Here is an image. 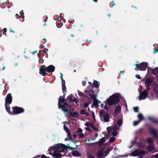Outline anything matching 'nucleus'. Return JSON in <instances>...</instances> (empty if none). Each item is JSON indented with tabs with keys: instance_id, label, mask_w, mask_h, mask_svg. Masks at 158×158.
<instances>
[{
	"instance_id": "1",
	"label": "nucleus",
	"mask_w": 158,
	"mask_h": 158,
	"mask_svg": "<svg viewBox=\"0 0 158 158\" xmlns=\"http://www.w3.org/2000/svg\"><path fill=\"white\" fill-rule=\"evenodd\" d=\"M121 98V97L120 94L116 93L109 97L106 103L108 105L112 106L119 102L120 101V98Z\"/></svg>"
},
{
	"instance_id": "2",
	"label": "nucleus",
	"mask_w": 158,
	"mask_h": 158,
	"mask_svg": "<svg viewBox=\"0 0 158 158\" xmlns=\"http://www.w3.org/2000/svg\"><path fill=\"white\" fill-rule=\"evenodd\" d=\"M55 67L52 65H50L46 67L45 65H43L41 66L39 69V73L43 76H46V72L48 73L53 72L55 70Z\"/></svg>"
},
{
	"instance_id": "3",
	"label": "nucleus",
	"mask_w": 158,
	"mask_h": 158,
	"mask_svg": "<svg viewBox=\"0 0 158 158\" xmlns=\"http://www.w3.org/2000/svg\"><path fill=\"white\" fill-rule=\"evenodd\" d=\"M146 154L145 151L141 150L140 151L139 149L135 150L133 152H131V155L133 156H141L142 155L144 156Z\"/></svg>"
},
{
	"instance_id": "4",
	"label": "nucleus",
	"mask_w": 158,
	"mask_h": 158,
	"mask_svg": "<svg viewBox=\"0 0 158 158\" xmlns=\"http://www.w3.org/2000/svg\"><path fill=\"white\" fill-rule=\"evenodd\" d=\"M13 110V112H12V115L19 114L24 112V109L21 107H19L17 106L13 107L12 108Z\"/></svg>"
},
{
	"instance_id": "5",
	"label": "nucleus",
	"mask_w": 158,
	"mask_h": 158,
	"mask_svg": "<svg viewBox=\"0 0 158 158\" xmlns=\"http://www.w3.org/2000/svg\"><path fill=\"white\" fill-rule=\"evenodd\" d=\"M137 68H138L141 71L145 70L148 66V63L147 62H142L139 64H135Z\"/></svg>"
},
{
	"instance_id": "6",
	"label": "nucleus",
	"mask_w": 158,
	"mask_h": 158,
	"mask_svg": "<svg viewBox=\"0 0 158 158\" xmlns=\"http://www.w3.org/2000/svg\"><path fill=\"white\" fill-rule=\"evenodd\" d=\"M58 108L61 109L64 112L69 113L68 108L69 106L67 103H65L63 105L58 104Z\"/></svg>"
},
{
	"instance_id": "7",
	"label": "nucleus",
	"mask_w": 158,
	"mask_h": 158,
	"mask_svg": "<svg viewBox=\"0 0 158 158\" xmlns=\"http://www.w3.org/2000/svg\"><path fill=\"white\" fill-rule=\"evenodd\" d=\"M148 90H144L142 92L140 91L139 95V99L140 100L145 99L148 96Z\"/></svg>"
},
{
	"instance_id": "8",
	"label": "nucleus",
	"mask_w": 158,
	"mask_h": 158,
	"mask_svg": "<svg viewBox=\"0 0 158 158\" xmlns=\"http://www.w3.org/2000/svg\"><path fill=\"white\" fill-rule=\"evenodd\" d=\"M153 81V79L149 77L147 78L145 80V85L146 87V89L148 91H149L150 89V87L151 86Z\"/></svg>"
},
{
	"instance_id": "9",
	"label": "nucleus",
	"mask_w": 158,
	"mask_h": 158,
	"mask_svg": "<svg viewBox=\"0 0 158 158\" xmlns=\"http://www.w3.org/2000/svg\"><path fill=\"white\" fill-rule=\"evenodd\" d=\"M67 147V146H66L65 145L62 143H58L56 145H55V146L51 147V148L53 149H62V150L64 151L66 149Z\"/></svg>"
},
{
	"instance_id": "10",
	"label": "nucleus",
	"mask_w": 158,
	"mask_h": 158,
	"mask_svg": "<svg viewBox=\"0 0 158 158\" xmlns=\"http://www.w3.org/2000/svg\"><path fill=\"white\" fill-rule=\"evenodd\" d=\"M12 101V97L11 94L10 93L8 94L5 98V104H10L11 103Z\"/></svg>"
},
{
	"instance_id": "11",
	"label": "nucleus",
	"mask_w": 158,
	"mask_h": 158,
	"mask_svg": "<svg viewBox=\"0 0 158 158\" xmlns=\"http://www.w3.org/2000/svg\"><path fill=\"white\" fill-rule=\"evenodd\" d=\"M101 120L104 122H108L110 121L109 115L107 113H106L103 116L101 117Z\"/></svg>"
},
{
	"instance_id": "12",
	"label": "nucleus",
	"mask_w": 158,
	"mask_h": 158,
	"mask_svg": "<svg viewBox=\"0 0 158 158\" xmlns=\"http://www.w3.org/2000/svg\"><path fill=\"white\" fill-rule=\"evenodd\" d=\"M73 95L72 94H71L68 96L67 99L68 100H69L71 102H75L76 104H77L78 102H79V101L77 100L75 97H74L73 99Z\"/></svg>"
},
{
	"instance_id": "13",
	"label": "nucleus",
	"mask_w": 158,
	"mask_h": 158,
	"mask_svg": "<svg viewBox=\"0 0 158 158\" xmlns=\"http://www.w3.org/2000/svg\"><path fill=\"white\" fill-rule=\"evenodd\" d=\"M149 133L153 135L154 138H156L158 137L157 132L156 130L153 128H150L149 129Z\"/></svg>"
},
{
	"instance_id": "14",
	"label": "nucleus",
	"mask_w": 158,
	"mask_h": 158,
	"mask_svg": "<svg viewBox=\"0 0 158 158\" xmlns=\"http://www.w3.org/2000/svg\"><path fill=\"white\" fill-rule=\"evenodd\" d=\"M82 131L83 130L79 128L76 132V134L77 135L79 136V138H82L84 137V134L82 133Z\"/></svg>"
},
{
	"instance_id": "15",
	"label": "nucleus",
	"mask_w": 158,
	"mask_h": 158,
	"mask_svg": "<svg viewBox=\"0 0 158 158\" xmlns=\"http://www.w3.org/2000/svg\"><path fill=\"white\" fill-rule=\"evenodd\" d=\"M78 115L79 114L77 112L74 111V112L72 113L71 110L70 111V113L69 114L68 116L66 114H65V116L67 117H73L75 118L78 116Z\"/></svg>"
},
{
	"instance_id": "16",
	"label": "nucleus",
	"mask_w": 158,
	"mask_h": 158,
	"mask_svg": "<svg viewBox=\"0 0 158 158\" xmlns=\"http://www.w3.org/2000/svg\"><path fill=\"white\" fill-rule=\"evenodd\" d=\"M67 98L65 99L63 97V98H62V96H60L59 98L58 104H64V103H66L65 102H67Z\"/></svg>"
},
{
	"instance_id": "17",
	"label": "nucleus",
	"mask_w": 158,
	"mask_h": 158,
	"mask_svg": "<svg viewBox=\"0 0 158 158\" xmlns=\"http://www.w3.org/2000/svg\"><path fill=\"white\" fill-rule=\"evenodd\" d=\"M53 156L55 158H60L62 156V155L58 152H55L53 153Z\"/></svg>"
},
{
	"instance_id": "18",
	"label": "nucleus",
	"mask_w": 158,
	"mask_h": 158,
	"mask_svg": "<svg viewBox=\"0 0 158 158\" xmlns=\"http://www.w3.org/2000/svg\"><path fill=\"white\" fill-rule=\"evenodd\" d=\"M121 107L120 106H117L114 110V112L116 114H118L119 113L121 110Z\"/></svg>"
},
{
	"instance_id": "19",
	"label": "nucleus",
	"mask_w": 158,
	"mask_h": 158,
	"mask_svg": "<svg viewBox=\"0 0 158 158\" xmlns=\"http://www.w3.org/2000/svg\"><path fill=\"white\" fill-rule=\"evenodd\" d=\"M8 104H5V108L6 111L10 114L12 115V112H13V111L10 110V107L9 106H7Z\"/></svg>"
},
{
	"instance_id": "20",
	"label": "nucleus",
	"mask_w": 158,
	"mask_h": 158,
	"mask_svg": "<svg viewBox=\"0 0 158 158\" xmlns=\"http://www.w3.org/2000/svg\"><path fill=\"white\" fill-rule=\"evenodd\" d=\"M148 119L152 122L154 123H158V119L149 117Z\"/></svg>"
},
{
	"instance_id": "21",
	"label": "nucleus",
	"mask_w": 158,
	"mask_h": 158,
	"mask_svg": "<svg viewBox=\"0 0 158 158\" xmlns=\"http://www.w3.org/2000/svg\"><path fill=\"white\" fill-rule=\"evenodd\" d=\"M106 140L104 137H102L100 139L99 141L98 142V144L100 146L102 145L104 142H105Z\"/></svg>"
},
{
	"instance_id": "22",
	"label": "nucleus",
	"mask_w": 158,
	"mask_h": 158,
	"mask_svg": "<svg viewBox=\"0 0 158 158\" xmlns=\"http://www.w3.org/2000/svg\"><path fill=\"white\" fill-rule=\"evenodd\" d=\"M100 102V101L97 99L94 100L93 104L95 107H98V104Z\"/></svg>"
},
{
	"instance_id": "23",
	"label": "nucleus",
	"mask_w": 158,
	"mask_h": 158,
	"mask_svg": "<svg viewBox=\"0 0 158 158\" xmlns=\"http://www.w3.org/2000/svg\"><path fill=\"white\" fill-rule=\"evenodd\" d=\"M99 82L96 80H94L93 83V85L95 88H97L99 86Z\"/></svg>"
},
{
	"instance_id": "24",
	"label": "nucleus",
	"mask_w": 158,
	"mask_h": 158,
	"mask_svg": "<svg viewBox=\"0 0 158 158\" xmlns=\"http://www.w3.org/2000/svg\"><path fill=\"white\" fill-rule=\"evenodd\" d=\"M72 154L75 156H79L81 155V154L79 152L76 151H72Z\"/></svg>"
},
{
	"instance_id": "25",
	"label": "nucleus",
	"mask_w": 158,
	"mask_h": 158,
	"mask_svg": "<svg viewBox=\"0 0 158 158\" xmlns=\"http://www.w3.org/2000/svg\"><path fill=\"white\" fill-rule=\"evenodd\" d=\"M66 132L67 133L68 136L69 138V139H68V138H67V139H65V140H72V137L70 131H68Z\"/></svg>"
},
{
	"instance_id": "26",
	"label": "nucleus",
	"mask_w": 158,
	"mask_h": 158,
	"mask_svg": "<svg viewBox=\"0 0 158 158\" xmlns=\"http://www.w3.org/2000/svg\"><path fill=\"white\" fill-rule=\"evenodd\" d=\"M155 149V148L153 145H149L147 148V149L149 151H152Z\"/></svg>"
},
{
	"instance_id": "27",
	"label": "nucleus",
	"mask_w": 158,
	"mask_h": 158,
	"mask_svg": "<svg viewBox=\"0 0 158 158\" xmlns=\"http://www.w3.org/2000/svg\"><path fill=\"white\" fill-rule=\"evenodd\" d=\"M152 73L153 75H156L158 73V67H156L152 69Z\"/></svg>"
},
{
	"instance_id": "28",
	"label": "nucleus",
	"mask_w": 158,
	"mask_h": 158,
	"mask_svg": "<svg viewBox=\"0 0 158 158\" xmlns=\"http://www.w3.org/2000/svg\"><path fill=\"white\" fill-rule=\"evenodd\" d=\"M103 156V152L102 151H100L98 152L97 154V157H100Z\"/></svg>"
},
{
	"instance_id": "29",
	"label": "nucleus",
	"mask_w": 158,
	"mask_h": 158,
	"mask_svg": "<svg viewBox=\"0 0 158 158\" xmlns=\"http://www.w3.org/2000/svg\"><path fill=\"white\" fill-rule=\"evenodd\" d=\"M89 95L91 97V99L93 100L97 99L96 97L97 95L96 93L94 95H93L91 94H89Z\"/></svg>"
},
{
	"instance_id": "30",
	"label": "nucleus",
	"mask_w": 158,
	"mask_h": 158,
	"mask_svg": "<svg viewBox=\"0 0 158 158\" xmlns=\"http://www.w3.org/2000/svg\"><path fill=\"white\" fill-rule=\"evenodd\" d=\"M147 142L149 144H151L154 142L153 139L152 138H148L147 140Z\"/></svg>"
},
{
	"instance_id": "31",
	"label": "nucleus",
	"mask_w": 158,
	"mask_h": 158,
	"mask_svg": "<svg viewBox=\"0 0 158 158\" xmlns=\"http://www.w3.org/2000/svg\"><path fill=\"white\" fill-rule=\"evenodd\" d=\"M137 117L139 119V120L140 121H141L144 119L142 114L141 113L138 114Z\"/></svg>"
},
{
	"instance_id": "32",
	"label": "nucleus",
	"mask_w": 158,
	"mask_h": 158,
	"mask_svg": "<svg viewBox=\"0 0 158 158\" xmlns=\"http://www.w3.org/2000/svg\"><path fill=\"white\" fill-rule=\"evenodd\" d=\"M60 74H61L60 78V79L61 81L62 85H65V81L63 79V75L61 73H60Z\"/></svg>"
},
{
	"instance_id": "33",
	"label": "nucleus",
	"mask_w": 158,
	"mask_h": 158,
	"mask_svg": "<svg viewBox=\"0 0 158 158\" xmlns=\"http://www.w3.org/2000/svg\"><path fill=\"white\" fill-rule=\"evenodd\" d=\"M153 89L155 92L158 91V84H154L153 85Z\"/></svg>"
},
{
	"instance_id": "34",
	"label": "nucleus",
	"mask_w": 158,
	"mask_h": 158,
	"mask_svg": "<svg viewBox=\"0 0 158 158\" xmlns=\"http://www.w3.org/2000/svg\"><path fill=\"white\" fill-rule=\"evenodd\" d=\"M80 114L82 115L86 114L87 115H89V114L85 112V110L84 109H82L80 111Z\"/></svg>"
},
{
	"instance_id": "35",
	"label": "nucleus",
	"mask_w": 158,
	"mask_h": 158,
	"mask_svg": "<svg viewBox=\"0 0 158 158\" xmlns=\"http://www.w3.org/2000/svg\"><path fill=\"white\" fill-rule=\"evenodd\" d=\"M95 92V91H94L93 89H91L89 91H88L87 90H85V93H86V94L89 95V94H94Z\"/></svg>"
},
{
	"instance_id": "36",
	"label": "nucleus",
	"mask_w": 158,
	"mask_h": 158,
	"mask_svg": "<svg viewBox=\"0 0 158 158\" xmlns=\"http://www.w3.org/2000/svg\"><path fill=\"white\" fill-rule=\"evenodd\" d=\"M122 123V120L121 119H119L117 122V124L119 127H120Z\"/></svg>"
},
{
	"instance_id": "37",
	"label": "nucleus",
	"mask_w": 158,
	"mask_h": 158,
	"mask_svg": "<svg viewBox=\"0 0 158 158\" xmlns=\"http://www.w3.org/2000/svg\"><path fill=\"white\" fill-rule=\"evenodd\" d=\"M87 158H95L94 156L90 153H88L87 154Z\"/></svg>"
},
{
	"instance_id": "38",
	"label": "nucleus",
	"mask_w": 158,
	"mask_h": 158,
	"mask_svg": "<svg viewBox=\"0 0 158 158\" xmlns=\"http://www.w3.org/2000/svg\"><path fill=\"white\" fill-rule=\"evenodd\" d=\"M104 111L102 110L99 112V116L100 117V118L101 117H102V116H103L104 114Z\"/></svg>"
},
{
	"instance_id": "39",
	"label": "nucleus",
	"mask_w": 158,
	"mask_h": 158,
	"mask_svg": "<svg viewBox=\"0 0 158 158\" xmlns=\"http://www.w3.org/2000/svg\"><path fill=\"white\" fill-rule=\"evenodd\" d=\"M64 130L66 132H67L70 131L69 130V129L67 127L65 124H64Z\"/></svg>"
},
{
	"instance_id": "40",
	"label": "nucleus",
	"mask_w": 158,
	"mask_h": 158,
	"mask_svg": "<svg viewBox=\"0 0 158 158\" xmlns=\"http://www.w3.org/2000/svg\"><path fill=\"white\" fill-rule=\"evenodd\" d=\"M140 121L139 120L135 121L133 122V125L134 126H136L138 125Z\"/></svg>"
},
{
	"instance_id": "41",
	"label": "nucleus",
	"mask_w": 158,
	"mask_h": 158,
	"mask_svg": "<svg viewBox=\"0 0 158 158\" xmlns=\"http://www.w3.org/2000/svg\"><path fill=\"white\" fill-rule=\"evenodd\" d=\"M39 62L40 64L41 63H43L44 60V59H42V58L40 57V56H39Z\"/></svg>"
},
{
	"instance_id": "42",
	"label": "nucleus",
	"mask_w": 158,
	"mask_h": 158,
	"mask_svg": "<svg viewBox=\"0 0 158 158\" xmlns=\"http://www.w3.org/2000/svg\"><path fill=\"white\" fill-rule=\"evenodd\" d=\"M115 140V138L114 137H111L109 139V141L110 142H113Z\"/></svg>"
},
{
	"instance_id": "43",
	"label": "nucleus",
	"mask_w": 158,
	"mask_h": 158,
	"mask_svg": "<svg viewBox=\"0 0 158 158\" xmlns=\"http://www.w3.org/2000/svg\"><path fill=\"white\" fill-rule=\"evenodd\" d=\"M117 131H113L112 132V135H113V136H116L117 135Z\"/></svg>"
},
{
	"instance_id": "44",
	"label": "nucleus",
	"mask_w": 158,
	"mask_h": 158,
	"mask_svg": "<svg viewBox=\"0 0 158 158\" xmlns=\"http://www.w3.org/2000/svg\"><path fill=\"white\" fill-rule=\"evenodd\" d=\"M139 108L137 106L135 107H133V110L135 112H138L139 111Z\"/></svg>"
},
{
	"instance_id": "45",
	"label": "nucleus",
	"mask_w": 158,
	"mask_h": 158,
	"mask_svg": "<svg viewBox=\"0 0 158 158\" xmlns=\"http://www.w3.org/2000/svg\"><path fill=\"white\" fill-rule=\"evenodd\" d=\"M62 91L63 93H64L65 90H66V88L65 85H62Z\"/></svg>"
},
{
	"instance_id": "46",
	"label": "nucleus",
	"mask_w": 158,
	"mask_h": 158,
	"mask_svg": "<svg viewBox=\"0 0 158 158\" xmlns=\"http://www.w3.org/2000/svg\"><path fill=\"white\" fill-rule=\"evenodd\" d=\"M24 14V13L23 10H22L20 12V15L21 17V18H23L24 17V16H23V15Z\"/></svg>"
},
{
	"instance_id": "47",
	"label": "nucleus",
	"mask_w": 158,
	"mask_h": 158,
	"mask_svg": "<svg viewBox=\"0 0 158 158\" xmlns=\"http://www.w3.org/2000/svg\"><path fill=\"white\" fill-rule=\"evenodd\" d=\"M69 149V150H73V149H75L76 148H73L69 146H67V148L66 149Z\"/></svg>"
},
{
	"instance_id": "48",
	"label": "nucleus",
	"mask_w": 158,
	"mask_h": 158,
	"mask_svg": "<svg viewBox=\"0 0 158 158\" xmlns=\"http://www.w3.org/2000/svg\"><path fill=\"white\" fill-rule=\"evenodd\" d=\"M89 104L87 102H85L84 104V107L85 108H87L89 106Z\"/></svg>"
},
{
	"instance_id": "49",
	"label": "nucleus",
	"mask_w": 158,
	"mask_h": 158,
	"mask_svg": "<svg viewBox=\"0 0 158 158\" xmlns=\"http://www.w3.org/2000/svg\"><path fill=\"white\" fill-rule=\"evenodd\" d=\"M124 156H127V155H118L117 158H118V157H124Z\"/></svg>"
},
{
	"instance_id": "50",
	"label": "nucleus",
	"mask_w": 158,
	"mask_h": 158,
	"mask_svg": "<svg viewBox=\"0 0 158 158\" xmlns=\"http://www.w3.org/2000/svg\"><path fill=\"white\" fill-rule=\"evenodd\" d=\"M107 131L108 133L110 132L111 130V129L110 127H108L107 128Z\"/></svg>"
},
{
	"instance_id": "51",
	"label": "nucleus",
	"mask_w": 158,
	"mask_h": 158,
	"mask_svg": "<svg viewBox=\"0 0 158 158\" xmlns=\"http://www.w3.org/2000/svg\"><path fill=\"white\" fill-rule=\"evenodd\" d=\"M92 116L93 118V119L94 121H95V115L94 113L93 112H92Z\"/></svg>"
},
{
	"instance_id": "52",
	"label": "nucleus",
	"mask_w": 158,
	"mask_h": 158,
	"mask_svg": "<svg viewBox=\"0 0 158 158\" xmlns=\"http://www.w3.org/2000/svg\"><path fill=\"white\" fill-rule=\"evenodd\" d=\"M41 158H51L46 156L45 155L43 154L41 156Z\"/></svg>"
},
{
	"instance_id": "53",
	"label": "nucleus",
	"mask_w": 158,
	"mask_h": 158,
	"mask_svg": "<svg viewBox=\"0 0 158 158\" xmlns=\"http://www.w3.org/2000/svg\"><path fill=\"white\" fill-rule=\"evenodd\" d=\"M110 151V150L109 149H108L106 151L104 152L105 153L106 155L109 154V152Z\"/></svg>"
},
{
	"instance_id": "54",
	"label": "nucleus",
	"mask_w": 158,
	"mask_h": 158,
	"mask_svg": "<svg viewBox=\"0 0 158 158\" xmlns=\"http://www.w3.org/2000/svg\"><path fill=\"white\" fill-rule=\"evenodd\" d=\"M135 77L138 79H141V77L139 74H136L135 76Z\"/></svg>"
},
{
	"instance_id": "55",
	"label": "nucleus",
	"mask_w": 158,
	"mask_h": 158,
	"mask_svg": "<svg viewBox=\"0 0 158 158\" xmlns=\"http://www.w3.org/2000/svg\"><path fill=\"white\" fill-rule=\"evenodd\" d=\"M48 49L45 48L44 50H43V52L45 53L47 51H48Z\"/></svg>"
},
{
	"instance_id": "56",
	"label": "nucleus",
	"mask_w": 158,
	"mask_h": 158,
	"mask_svg": "<svg viewBox=\"0 0 158 158\" xmlns=\"http://www.w3.org/2000/svg\"><path fill=\"white\" fill-rule=\"evenodd\" d=\"M15 17L17 18H21V16L19 15L18 14H16L15 15Z\"/></svg>"
},
{
	"instance_id": "57",
	"label": "nucleus",
	"mask_w": 158,
	"mask_h": 158,
	"mask_svg": "<svg viewBox=\"0 0 158 158\" xmlns=\"http://www.w3.org/2000/svg\"><path fill=\"white\" fill-rule=\"evenodd\" d=\"M92 128L94 129L95 131H98V129L97 128H96L95 127V126H94Z\"/></svg>"
},
{
	"instance_id": "58",
	"label": "nucleus",
	"mask_w": 158,
	"mask_h": 158,
	"mask_svg": "<svg viewBox=\"0 0 158 158\" xmlns=\"http://www.w3.org/2000/svg\"><path fill=\"white\" fill-rule=\"evenodd\" d=\"M138 146L139 147H142V144L141 142H139L138 143Z\"/></svg>"
},
{
	"instance_id": "59",
	"label": "nucleus",
	"mask_w": 158,
	"mask_h": 158,
	"mask_svg": "<svg viewBox=\"0 0 158 158\" xmlns=\"http://www.w3.org/2000/svg\"><path fill=\"white\" fill-rule=\"evenodd\" d=\"M104 109L105 110H108L109 109V107L105 105L104 106Z\"/></svg>"
},
{
	"instance_id": "60",
	"label": "nucleus",
	"mask_w": 158,
	"mask_h": 158,
	"mask_svg": "<svg viewBox=\"0 0 158 158\" xmlns=\"http://www.w3.org/2000/svg\"><path fill=\"white\" fill-rule=\"evenodd\" d=\"M158 52V49H155V48H154V51L153 52L154 53H156Z\"/></svg>"
},
{
	"instance_id": "61",
	"label": "nucleus",
	"mask_w": 158,
	"mask_h": 158,
	"mask_svg": "<svg viewBox=\"0 0 158 158\" xmlns=\"http://www.w3.org/2000/svg\"><path fill=\"white\" fill-rule=\"evenodd\" d=\"M114 128L116 130H117L118 128V127L117 126V125L116 124H115L114 125Z\"/></svg>"
},
{
	"instance_id": "62",
	"label": "nucleus",
	"mask_w": 158,
	"mask_h": 158,
	"mask_svg": "<svg viewBox=\"0 0 158 158\" xmlns=\"http://www.w3.org/2000/svg\"><path fill=\"white\" fill-rule=\"evenodd\" d=\"M89 126L92 128L94 125L92 123H89Z\"/></svg>"
},
{
	"instance_id": "63",
	"label": "nucleus",
	"mask_w": 158,
	"mask_h": 158,
	"mask_svg": "<svg viewBox=\"0 0 158 158\" xmlns=\"http://www.w3.org/2000/svg\"><path fill=\"white\" fill-rule=\"evenodd\" d=\"M156 97L157 98H158V90L156 91Z\"/></svg>"
},
{
	"instance_id": "64",
	"label": "nucleus",
	"mask_w": 158,
	"mask_h": 158,
	"mask_svg": "<svg viewBox=\"0 0 158 158\" xmlns=\"http://www.w3.org/2000/svg\"><path fill=\"white\" fill-rule=\"evenodd\" d=\"M155 78H156V82L157 83H158V76H156L155 77Z\"/></svg>"
}]
</instances>
